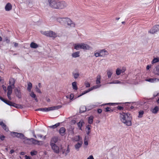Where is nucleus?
<instances>
[{"mask_svg": "<svg viewBox=\"0 0 159 159\" xmlns=\"http://www.w3.org/2000/svg\"><path fill=\"white\" fill-rule=\"evenodd\" d=\"M64 25H66L69 27H74L75 25V23L70 18L68 17L66 18Z\"/></svg>", "mask_w": 159, "mask_h": 159, "instance_id": "20e7f679", "label": "nucleus"}, {"mask_svg": "<svg viewBox=\"0 0 159 159\" xmlns=\"http://www.w3.org/2000/svg\"><path fill=\"white\" fill-rule=\"evenodd\" d=\"M101 86V85L100 84L99 85H95L93 86V87H91L90 88V90L91 91L93 90V89H96L98 88H99Z\"/></svg>", "mask_w": 159, "mask_h": 159, "instance_id": "72a5a7b5", "label": "nucleus"}, {"mask_svg": "<svg viewBox=\"0 0 159 159\" xmlns=\"http://www.w3.org/2000/svg\"><path fill=\"white\" fill-rule=\"evenodd\" d=\"M101 57H104L105 56L107 55L108 54V52L104 50H102L100 51Z\"/></svg>", "mask_w": 159, "mask_h": 159, "instance_id": "4468645a", "label": "nucleus"}, {"mask_svg": "<svg viewBox=\"0 0 159 159\" xmlns=\"http://www.w3.org/2000/svg\"><path fill=\"white\" fill-rule=\"evenodd\" d=\"M31 48H36L38 47V45L34 42H32L30 44Z\"/></svg>", "mask_w": 159, "mask_h": 159, "instance_id": "b1692460", "label": "nucleus"}, {"mask_svg": "<svg viewBox=\"0 0 159 159\" xmlns=\"http://www.w3.org/2000/svg\"><path fill=\"white\" fill-rule=\"evenodd\" d=\"M14 87H13L11 85L8 86L7 90L8 91H11L12 92V89H13Z\"/></svg>", "mask_w": 159, "mask_h": 159, "instance_id": "ea45409f", "label": "nucleus"}, {"mask_svg": "<svg viewBox=\"0 0 159 159\" xmlns=\"http://www.w3.org/2000/svg\"><path fill=\"white\" fill-rule=\"evenodd\" d=\"M113 74V70H107V74L108 78H110Z\"/></svg>", "mask_w": 159, "mask_h": 159, "instance_id": "5701e85b", "label": "nucleus"}, {"mask_svg": "<svg viewBox=\"0 0 159 159\" xmlns=\"http://www.w3.org/2000/svg\"><path fill=\"white\" fill-rule=\"evenodd\" d=\"M159 111V107L157 106H156L154 108L152 109L151 111L152 112L155 114L157 113Z\"/></svg>", "mask_w": 159, "mask_h": 159, "instance_id": "412c9836", "label": "nucleus"}, {"mask_svg": "<svg viewBox=\"0 0 159 159\" xmlns=\"http://www.w3.org/2000/svg\"><path fill=\"white\" fill-rule=\"evenodd\" d=\"M97 111L98 113H102V110L101 109H98Z\"/></svg>", "mask_w": 159, "mask_h": 159, "instance_id": "0e129e2a", "label": "nucleus"}, {"mask_svg": "<svg viewBox=\"0 0 159 159\" xmlns=\"http://www.w3.org/2000/svg\"><path fill=\"white\" fill-rule=\"evenodd\" d=\"M66 20V18L58 17L56 18V21L61 24H64Z\"/></svg>", "mask_w": 159, "mask_h": 159, "instance_id": "9b49d317", "label": "nucleus"}, {"mask_svg": "<svg viewBox=\"0 0 159 159\" xmlns=\"http://www.w3.org/2000/svg\"><path fill=\"white\" fill-rule=\"evenodd\" d=\"M144 114V111H140L139 112L138 117L141 118L142 117L143 114Z\"/></svg>", "mask_w": 159, "mask_h": 159, "instance_id": "58836bf2", "label": "nucleus"}, {"mask_svg": "<svg viewBox=\"0 0 159 159\" xmlns=\"http://www.w3.org/2000/svg\"><path fill=\"white\" fill-rule=\"evenodd\" d=\"M13 44L14 45V47L16 48L18 46V44L16 42H13Z\"/></svg>", "mask_w": 159, "mask_h": 159, "instance_id": "e2e57ef3", "label": "nucleus"}, {"mask_svg": "<svg viewBox=\"0 0 159 159\" xmlns=\"http://www.w3.org/2000/svg\"><path fill=\"white\" fill-rule=\"evenodd\" d=\"M159 61V58H155L153 59L152 63H156Z\"/></svg>", "mask_w": 159, "mask_h": 159, "instance_id": "79ce46f5", "label": "nucleus"}, {"mask_svg": "<svg viewBox=\"0 0 159 159\" xmlns=\"http://www.w3.org/2000/svg\"><path fill=\"white\" fill-rule=\"evenodd\" d=\"M13 107H14L17 108H21V106L20 105L14 103Z\"/></svg>", "mask_w": 159, "mask_h": 159, "instance_id": "de8ad7c7", "label": "nucleus"}, {"mask_svg": "<svg viewBox=\"0 0 159 159\" xmlns=\"http://www.w3.org/2000/svg\"><path fill=\"white\" fill-rule=\"evenodd\" d=\"M154 73L156 75H159V66H157L156 68V70L155 71Z\"/></svg>", "mask_w": 159, "mask_h": 159, "instance_id": "4c0bfd02", "label": "nucleus"}, {"mask_svg": "<svg viewBox=\"0 0 159 159\" xmlns=\"http://www.w3.org/2000/svg\"><path fill=\"white\" fill-rule=\"evenodd\" d=\"M100 83V76H98L96 81V83L97 84H99Z\"/></svg>", "mask_w": 159, "mask_h": 159, "instance_id": "c03bdc74", "label": "nucleus"}, {"mask_svg": "<svg viewBox=\"0 0 159 159\" xmlns=\"http://www.w3.org/2000/svg\"><path fill=\"white\" fill-rule=\"evenodd\" d=\"M82 47V43H76L74 45V48L77 50L81 49Z\"/></svg>", "mask_w": 159, "mask_h": 159, "instance_id": "6ab92c4d", "label": "nucleus"}, {"mask_svg": "<svg viewBox=\"0 0 159 159\" xmlns=\"http://www.w3.org/2000/svg\"><path fill=\"white\" fill-rule=\"evenodd\" d=\"M35 111H45V108H39L35 110Z\"/></svg>", "mask_w": 159, "mask_h": 159, "instance_id": "8fccbe9b", "label": "nucleus"}, {"mask_svg": "<svg viewBox=\"0 0 159 159\" xmlns=\"http://www.w3.org/2000/svg\"><path fill=\"white\" fill-rule=\"evenodd\" d=\"M62 107L61 105H58L57 106H55L53 107H49V109H50V110L53 111L54 110H56L58 109H59L60 108Z\"/></svg>", "mask_w": 159, "mask_h": 159, "instance_id": "f3484780", "label": "nucleus"}, {"mask_svg": "<svg viewBox=\"0 0 159 159\" xmlns=\"http://www.w3.org/2000/svg\"><path fill=\"white\" fill-rule=\"evenodd\" d=\"M12 134H14L13 137H17L19 133L17 132H11Z\"/></svg>", "mask_w": 159, "mask_h": 159, "instance_id": "864d4df0", "label": "nucleus"}, {"mask_svg": "<svg viewBox=\"0 0 159 159\" xmlns=\"http://www.w3.org/2000/svg\"><path fill=\"white\" fill-rule=\"evenodd\" d=\"M113 111L112 110H111L110 109V108L109 107H107V108H105V111L106 112L110 111Z\"/></svg>", "mask_w": 159, "mask_h": 159, "instance_id": "6e6d98bb", "label": "nucleus"}, {"mask_svg": "<svg viewBox=\"0 0 159 159\" xmlns=\"http://www.w3.org/2000/svg\"><path fill=\"white\" fill-rule=\"evenodd\" d=\"M37 152L36 151H31L30 152V154L31 156H33L34 155H35L37 154Z\"/></svg>", "mask_w": 159, "mask_h": 159, "instance_id": "09e8293b", "label": "nucleus"}, {"mask_svg": "<svg viewBox=\"0 0 159 159\" xmlns=\"http://www.w3.org/2000/svg\"><path fill=\"white\" fill-rule=\"evenodd\" d=\"M117 109L119 110H121L123 109V107L121 106H118L117 107Z\"/></svg>", "mask_w": 159, "mask_h": 159, "instance_id": "774afa93", "label": "nucleus"}, {"mask_svg": "<svg viewBox=\"0 0 159 159\" xmlns=\"http://www.w3.org/2000/svg\"><path fill=\"white\" fill-rule=\"evenodd\" d=\"M60 125V123H58L55 124L54 125L49 126V127L51 128L55 129V128H56L57 127H58V126H59Z\"/></svg>", "mask_w": 159, "mask_h": 159, "instance_id": "2f4dec72", "label": "nucleus"}, {"mask_svg": "<svg viewBox=\"0 0 159 159\" xmlns=\"http://www.w3.org/2000/svg\"><path fill=\"white\" fill-rule=\"evenodd\" d=\"M84 123L83 120H81L78 123V125L80 129H81V127L82 126L83 124Z\"/></svg>", "mask_w": 159, "mask_h": 159, "instance_id": "c85d7f7f", "label": "nucleus"}, {"mask_svg": "<svg viewBox=\"0 0 159 159\" xmlns=\"http://www.w3.org/2000/svg\"><path fill=\"white\" fill-rule=\"evenodd\" d=\"M94 55L96 57H101L100 51L99 52H95L94 53Z\"/></svg>", "mask_w": 159, "mask_h": 159, "instance_id": "603ef678", "label": "nucleus"}, {"mask_svg": "<svg viewBox=\"0 0 159 159\" xmlns=\"http://www.w3.org/2000/svg\"><path fill=\"white\" fill-rule=\"evenodd\" d=\"M81 49L84 50H89L90 49L91 47L87 44L83 43H82Z\"/></svg>", "mask_w": 159, "mask_h": 159, "instance_id": "f8f14e48", "label": "nucleus"}, {"mask_svg": "<svg viewBox=\"0 0 159 159\" xmlns=\"http://www.w3.org/2000/svg\"><path fill=\"white\" fill-rule=\"evenodd\" d=\"M41 33L43 34L47 37L55 38L57 37V34L55 32L51 31L49 30L48 31H41Z\"/></svg>", "mask_w": 159, "mask_h": 159, "instance_id": "7ed1b4c3", "label": "nucleus"}, {"mask_svg": "<svg viewBox=\"0 0 159 159\" xmlns=\"http://www.w3.org/2000/svg\"><path fill=\"white\" fill-rule=\"evenodd\" d=\"M14 92L16 96L19 98H21V93L20 89H18L17 88H15L14 89Z\"/></svg>", "mask_w": 159, "mask_h": 159, "instance_id": "6e6552de", "label": "nucleus"}, {"mask_svg": "<svg viewBox=\"0 0 159 159\" xmlns=\"http://www.w3.org/2000/svg\"><path fill=\"white\" fill-rule=\"evenodd\" d=\"M90 91H91V90H90V89H89L88 90L84 91L81 94H80V95H79L78 96V97H80V96H82V95H84V94H86V93L89 92Z\"/></svg>", "mask_w": 159, "mask_h": 159, "instance_id": "c9c22d12", "label": "nucleus"}, {"mask_svg": "<svg viewBox=\"0 0 159 159\" xmlns=\"http://www.w3.org/2000/svg\"><path fill=\"white\" fill-rule=\"evenodd\" d=\"M30 95L31 96V97L33 98H35L36 97V95L33 92H32L30 93Z\"/></svg>", "mask_w": 159, "mask_h": 159, "instance_id": "49530a36", "label": "nucleus"}, {"mask_svg": "<svg viewBox=\"0 0 159 159\" xmlns=\"http://www.w3.org/2000/svg\"><path fill=\"white\" fill-rule=\"evenodd\" d=\"M146 80L147 81L151 83H153L155 82V78L152 79V78H149L148 79H147Z\"/></svg>", "mask_w": 159, "mask_h": 159, "instance_id": "37998d69", "label": "nucleus"}, {"mask_svg": "<svg viewBox=\"0 0 159 159\" xmlns=\"http://www.w3.org/2000/svg\"><path fill=\"white\" fill-rule=\"evenodd\" d=\"M93 116H90L89 117L88 119V123L90 124H91L93 122Z\"/></svg>", "mask_w": 159, "mask_h": 159, "instance_id": "f704fd0d", "label": "nucleus"}, {"mask_svg": "<svg viewBox=\"0 0 159 159\" xmlns=\"http://www.w3.org/2000/svg\"><path fill=\"white\" fill-rule=\"evenodd\" d=\"M83 142L82 141H81L79 143H78L75 145V148L76 149H77V150H79V148H80L81 147V146Z\"/></svg>", "mask_w": 159, "mask_h": 159, "instance_id": "4be33fe9", "label": "nucleus"}, {"mask_svg": "<svg viewBox=\"0 0 159 159\" xmlns=\"http://www.w3.org/2000/svg\"><path fill=\"white\" fill-rule=\"evenodd\" d=\"M25 159H31V157L30 156H28L27 155L25 156Z\"/></svg>", "mask_w": 159, "mask_h": 159, "instance_id": "338daca9", "label": "nucleus"}, {"mask_svg": "<svg viewBox=\"0 0 159 159\" xmlns=\"http://www.w3.org/2000/svg\"><path fill=\"white\" fill-rule=\"evenodd\" d=\"M57 9H62L66 7L67 3L64 1L60 2L58 0Z\"/></svg>", "mask_w": 159, "mask_h": 159, "instance_id": "423d86ee", "label": "nucleus"}, {"mask_svg": "<svg viewBox=\"0 0 159 159\" xmlns=\"http://www.w3.org/2000/svg\"><path fill=\"white\" fill-rule=\"evenodd\" d=\"M85 85L87 88L89 87L90 86V84L88 82H85Z\"/></svg>", "mask_w": 159, "mask_h": 159, "instance_id": "4d7b16f0", "label": "nucleus"}, {"mask_svg": "<svg viewBox=\"0 0 159 159\" xmlns=\"http://www.w3.org/2000/svg\"><path fill=\"white\" fill-rule=\"evenodd\" d=\"M32 88V84L31 83L29 82L28 83V87L27 88V90L29 92H30Z\"/></svg>", "mask_w": 159, "mask_h": 159, "instance_id": "bb28decb", "label": "nucleus"}, {"mask_svg": "<svg viewBox=\"0 0 159 159\" xmlns=\"http://www.w3.org/2000/svg\"><path fill=\"white\" fill-rule=\"evenodd\" d=\"M0 125L2 126L3 129L6 131H8L9 130L8 128L7 127L6 125L4 124L2 121H0Z\"/></svg>", "mask_w": 159, "mask_h": 159, "instance_id": "a211bd4d", "label": "nucleus"}, {"mask_svg": "<svg viewBox=\"0 0 159 159\" xmlns=\"http://www.w3.org/2000/svg\"><path fill=\"white\" fill-rule=\"evenodd\" d=\"M89 140V136L88 135L87 136H85L84 139V141H88Z\"/></svg>", "mask_w": 159, "mask_h": 159, "instance_id": "bf43d9fd", "label": "nucleus"}, {"mask_svg": "<svg viewBox=\"0 0 159 159\" xmlns=\"http://www.w3.org/2000/svg\"><path fill=\"white\" fill-rule=\"evenodd\" d=\"M159 30V25L154 26L148 32L151 34H154Z\"/></svg>", "mask_w": 159, "mask_h": 159, "instance_id": "0eeeda50", "label": "nucleus"}, {"mask_svg": "<svg viewBox=\"0 0 159 159\" xmlns=\"http://www.w3.org/2000/svg\"><path fill=\"white\" fill-rule=\"evenodd\" d=\"M50 146L51 147L52 149L55 153L57 154L59 153V147L58 146H57L56 144L50 145Z\"/></svg>", "mask_w": 159, "mask_h": 159, "instance_id": "1a4fd4ad", "label": "nucleus"}, {"mask_svg": "<svg viewBox=\"0 0 159 159\" xmlns=\"http://www.w3.org/2000/svg\"><path fill=\"white\" fill-rule=\"evenodd\" d=\"M90 91H91V90H90V89H89L88 90L84 91L81 94H80V95H79L78 96V97H80V96H82V95H84V94H86V93L89 92Z\"/></svg>", "mask_w": 159, "mask_h": 159, "instance_id": "e433bc0d", "label": "nucleus"}, {"mask_svg": "<svg viewBox=\"0 0 159 159\" xmlns=\"http://www.w3.org/2000/svg\"><path fill=\"white\" fill-rule=\"evenodd\" d=\"M87 159H94V158L92 155H90Z\"/></svg>", "mask_w": 159, "mask_h": 159, "instance_id": "69168bd1", "label": "nucleus"}, {"mask_svg": "<svg viewBox=\"0 0 159 159\" xmlns=\"http://www.w3.org/2000/svg\"><path fill=\"white\" fill-rule=\"evenodd\" d=\"M48 2L50 7L53 8L57 9L58 0H48Z\"/></svg>", "mask_w": 159, "mask_h": 159, "instance_id": "39448f33", "label": "nucleus"}, {"mask_svg": "<svg viewBox=\"0 0 159 159\" xmlns=\"http://www.w3.org/2000/svg\"><path fill=\"white\" fill-rule=\"evenodd\" d=\"M73 89H74L76 90L78 89L77 87V83L76 82H73L72 84Z\"/></svg>", "mask_w": 159, "mask_h": 159, "instance_id": "cd10ccee", "label": "nucleus"}, {"mask_svg": "<svg viewBox=\"0 0 159 159\" xmlns=\"http://www.w3.org/2000/svg\"><path fill=\"white\" fill-rule=\"evenodd\" d=\"M58 140V138L57 136L52 137L50 141V145H55Z\"/></svg>", "mask_w": 159, "mask_h": 159, "instance_id": "9d476101", "label": "nucleus"}, {"mask_svg": "<svg viewBox=\"0 0 159 159\" xmlns=\"http://www.w3.org/2000/svg\"><path fill=\"white\" fill-rule=\"evenodd\" d=\"M17 137L21 139H24V141L25 143L29 144L39 145L40 143L41 142V141L37 140L33 138L30 139L27 138L22 133H19Z\"/></svg>", "mask_w": 159, "mask_h": 159, "instance_id": "f257e3e1", "label": "nucleus"}, {"mask_svg": "<svg viewBox=\"0 0 159 159\" xmlns=\"http://www.w3.org/2000/svg\"><path fill=\"white\" fill-rule=\"evenodd\" d=\"M74 97V94L73 93H71L69 96V99L70 100H72Z\"/></svg>", "mask_w": 159, "mask_h": 159, "instance_id": "5fc2aeb1", "label": "nucleus"}, {"mask_svg": "<svg viewBox=\"0 0 159 159\" xmlns=\"http://www.w3.org/2000/svg\"><path fill=\"white\" fill-rule=\"evenodd\" d=\"M90 125H88L86 127V132L88 135L90 132Z\"/></svg>", "mask_w": 159, "mask_h": 159, "instance_id": "7c9ffc66", "label": "nucleus"}, {"mask_svg": "<svg viewBox=\"0 0 159 159\" xmlns=\"http://www.w3.org/2000/svg\"><path fill=\"white\" fill-rule=\"evenodd\" d=\"M5 40L7 43H9L10 42V40L8 39V37H6L5 39Z\"/></svg>", "mask_w": 159, "mask_h": 159, "instance_id": "13d9d810", "label": "nucleus"}, {"mask_svg": "<svg viewBox=\"0 0 159 159\" xmlns=\"http://www.w3.org/2000/svg\"><path fill=\"white\" fill-rule=\"evenodd\" d=\"M66 129L63 127L61 128L59 130L60 134L62 136L64 135L65 134Z\"/></svg>", "mask_w": 159, "mask_h": 159, "instance_id": "2eb2a0df", "label": "nucleus"}, {"mask_svg": "<svg viewBox=\"0 0 159 159\" xmlns=\"http://www.w3.org/2000/svg\"><path fill=\"white\" fill-rule=\"evenodd\" d=\"M5 10L6 11H8L11 10L12 9V6L10 3H8L6 5L5 7Z\"/></svg>", "mask_w": 159, "mask_h": 159, "instance_id": "ddd939ff", "label": "nucleus"}, {"mask_svg": "<svg viewBox=\"0 0 159 159\" xmlns=\"http://www.w3.org/2000/svg\"><path fill=\"white\" fill-rule=\"evenodd\" d=\"M2 88L3 89V90L5 91V92H6L7 91V88L6 87L4 86V85H2Z\"/></svg>", "mask_w": 159, "mask_h": 159, "instance_id": "052dcab7", "label": "nucleus"}, {"mask_svg": "<svg viewBox=\"0 0 159 159\" xmlns=\"http://www.w3.org/2000/svg\"><path fill=\"white\" fill-rule=\"evenodd\" d=\"M35 91L39 93H42L40 89L38 88L37 86H36L35 87Z\"/></svg>", "mask_w": 159, "mask_h": 159, "instance_id": "3c124183", "label": "nucleus"}, {"mask_svg": "<svg viewBox=\"0 0 159 159\" xmlns=\"http://www.w3.org/2000/svg\"><path fill=\"white\" fill-rule=\"evenodd\" d=\"M69 145L68 146L65 152V156H66L68 153L70 152V149L69 147Z\"/></svg>", "mask_w": 159, "mask_h": 159, "instance_id": "a19ab883", "label": "nucleus"}, {"mask_svg": "<svg viewBox=\"0 0 159 159\" xmlns=\"http://www.w3.org/2000/svg\"><path fill=\"white\" fill-rule=\"evenodd\" d=\"M73 140L75 141H80V142L81 140L82 141V138L79 135L75 136L73 138Z\"/></svg>", "mask_w": 159, "mask_h": 159, "instance_id": "aec40b11", "label": "nucleus"}, {"mask_svg": "<svg viewBox=\"0 0 159 159\" xmlns=\"http://www.w3.org/2000/svg\"><path fill=\"white\" fill-rule=\"evenodd\" d=\"M15 83V79L13 78H11L9 80V84L10 85H9L13 87H14Z\"/></svg>", "mask_w": 159, "mask_h": 159, "instance_id": "dca6fc26", "label": "nucleus"}, {"mask_svg": "<svg viewBox=\"0 0 159 159\" xmlns=\"http://www.w3.org/2000/svg\"><path fill=\"white\" fill-rule=\"evenodd\" d=\"M120 117L121 122L126 125L130 126L131 125L132 117L130 114L123 112L120 114Z\"/></svg>", "mask_w": 159, "mask_h": 159, "instance_id": "f03ea898", "label": "nucleus"}, {"mask_svg": "<svg viewBox=\"0 0 159 159\" xmlns=\"http://www.w3.org/2000/svg\"><path fill=\"white\" fill-rule=\"evenodd\" d=\"M32 134H33V136L36 139L37 138V137H36V135L35 134V132H34V130H33L32 131Z\"/></svg>", "mask_w": 159, "mask_h": 159, "instance_id": "680f3d73", "label": "nucleus"}, {"mask_svg": "<svg viewBox=\"0 0 159 159\" xmlns=\"http://www.w3.org/2000/svg\"><path fill=\"white\" fill-rule=\"evenodd\" d=\"M79 52H76L73 53L72 55V56L73 57L76 58L79 57Z\"/></svg>", "mask_w": 159, "mask_h": 159, "instance_id": "393cba45", "label": "nucleus"}, {"mask_svg": "<svg viewBox=\"0 0 159 159\" xmlns=\"http://www.w3.org/2000/svg\"><path fill=\"white\" fill-rule=\"evenodd\" d=\"M86 108L85 106H82L80 108V112L81 113L84 112L86 111Z\"/></svg>", "mask_w": 159, "mask_h": 159, "instance_id": "a878e982", "label": "nucleus"}, {"mask_svg": "<svg viewBox=\"0 0 159 159\" xmlns=\"http://www.w3.org/2000/svg\"><path fill=\"white\" fill-rule=\"evenodd\" d=\"M121 73V70L119 68H117L116 71V74L117 75H119Z\"/></svg>", "mask_w": 159, "mask_h": 159, "instance_id": "a18cd8bd", "label": "nucleus"}, {"mask_svg": "<svg viewBox=\"0 0 159 159\" xmlns=\"http://www.w3.org/2000/svg\"><path fill=\"white\" fill-rule=\"evenodd\" d=\"M72 75L75 79H77L80 75V74L78 72H73L72 73Z\"/></svg>", "mask_w": 159, "mask_h": 159, "instance_id": "c756f323", "label": "nucleus"}, {"mask_svg": "<svg viewBox=\"0 0 159 159\" xmlns=\"http://www.w3.org/2000/svg\"><path fill=\"white\" fill-rule=\"evenodd\" d=\"M5 103L7 104L8 105L10 106H13L14 103L12 102H10L9 101H8L7 100H6L5 102H4Z\"/></svg>", "mask_w": 159, "mask_h": 159, "instance_id": "473e14b6", "label": "nucleus"}]
</instances>
